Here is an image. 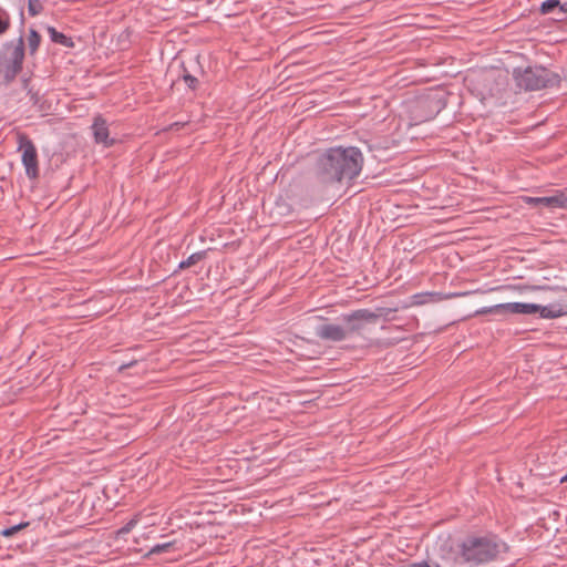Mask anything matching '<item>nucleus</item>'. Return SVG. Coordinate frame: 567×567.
<instances>
[{
  "label": "nucleus",
  "instance_id": "f257e3e1",
  "mask_svg": "<svg viewBox=\"0 0 567 567\" xmlns=\"http://www.w3.org/2000/svg\"><path fill=\"white\" fill-rule=\"evenodd\" d=\"M363 165V155L358 147H331L317 158L316 171L324 183L352 181Z\"/></svg>",
  "mask_w": 567,
  "mask_h": 567
},
{
  "label": "nucleus",
  "instance_id": "f03ea898",
  "mask_svg": "<svg viewBox=\"0 0 567 567\" xmlns=\"http://www.w3.org/2000/svg\"><path fill=\"white\" fill-rule=\"evenodd\" d=\"M486 313H495V315L539 313V317L543 319H556V318L566 316L563 310L559 299L553 303L547 305V306H540V305L528 303V302H507V303H498V305L491 306V307H484L476 311V315H486Z\"/></svg>",
  "mask_w": 567,
  "mask_h": 567
},
{
  "label": "nucleus",
  "instance_id": "7ed1b4c3",
  "mask_svg": "<svg viewBox=\"0 0 567 567\" xmlns=\"http://www.w3.org/2000/svg\"><path fill=\"white\" fill-rule=\"evenodd\" d=\"M513 79L517 87L524 91H539L558 86L560 83L558 73L542 65H532L524 69L515 68Z\"/></svg>",
  "mask_w": 567,
  "mask_h": 567
},
{
  "label": "nucleus",
  "instance_id": "20e7f679",
  "mask_svg": "<svg viewBox=\"0 0 567 567\" xmlns=\"http://www.w3.org/2000/svg\"><path fill=\"white\" fill-rule=\"evenodd\" d=\"M458 559L471 566L493 560L498 554V545L488 537H466L458 545Z\"/></svg>",
  "mask_w": 567,
  "mask_h": 567
},
{
  "label": "nucleus",
  "instance_id": "39448f33",
  "mask_svg": "<svg viewBox=\"0 0 567 567\" xmlns=\"http://www.w3.org/2000/svg\"><path fill=\"white\" fill-rule=\"evenodd\" d=\"M24 60V38L6 42L0 49V84H9L21 72Z\"/></svg>",
  "mask_w": 567,
  "mask_h": 567
},
{
  "label": "nucleus",
  "instance_id": "423d86ee",
  "mask_svg": "<svg viewBox=\"0 0 567 567\" xmlns=\"http://www.w3.org/2000/svg\"><path fill=\"white\" fill-rule=\"evenodd\" d=\"M18 151L21 152V161L29 178L39 176L38 151L31 138L24 133L17 135Z\"/></svg>",
  "mask_w": 567,
  "mask_h": 567
},
{
  "label": "nucleus",
  "instance_id": "0eeeda50",
  "mask_svg": "<svg viewBox=\"0 0 567 567\" xmlns=\"http://www.w3.org/2000/svg\"><path fill=\"white\" fill-rule=\"evenodd\" d=\"M379 318V315L374 313L369 309H359L354 310L349 315H344L342 317L343 321L347 323L344 327L346 331H348V338L354 333H359L364 329V323L375 322Z\"/></svg>",
  "mask_w": 567,
  "mask_h": 567
},
{
  "label": "nucleus",
  "instance_id": "6e6552de",
  "mask_svg": "<svg viewBox=\"0 0 567 567\" xmlns=\"http://www.w3.org/2000/svg\"><path fill=\"white\" fill-rule=\"evenodd\" d=\"M445 106L442 99L427 95L416 101L414 106L415 118L423 122L433 118Z\"/></svg>",
  "mask_w": 567,
  "mask_h": 567
},
{
  "label": "nucleus",
  "instance_id": "1a4fd4ad",
  "mask_svg": "<svg viewBox=\"0 0 567 567\" xmlns=\"http://www.w3.org/2000/svg\"><path fill=\"white\" fill-rule=\"evenodd\" d=\"M91 131L96 144L104 147H111L115 144V140L110 137L109 123L101 114L94 116Z\"/></svg>",
  "mask_w": 567,
  "mask_h": 567
},
{
  "label": "nucleus",
  "instance_id": "9d476101",
  "mask_svg": "<svg viewBox=\"0 0 567 567\" xmlns=\"http://www.w3.org/2000/svg\"><path fill=\"white\" fill-rule=\"evenodd\" d=\"M316 336L321 340L340 342L348 339V331L340 324L324 323L317 327Z\"/></svg>",
  "mask_w": 567,
  "mask_h": 567
},
{
  "label": "nucleus",
  "instance_id": "9b49d317",
  "mask_svg": "<svg viewBox=\"0 0 567 567\" xmlns=\"http://www.w3.org/2000/svg\"><path fill=\"white\" fill-rule=\"evenodd\" d=\"M525 203L530 206L542 205L548 208H567V195L564 192H557L551 196L525 197Z\"/></svg>",
  "mask_w": 567,
  "mask_h": 567
},
{
  "label": "nucleus",
  "instance_id": "f8f14e48",
  "mask_svg": "<svg viewBox=\"0 0 567 567\" xmlns=\"http://www.w3.org/2000/svg\"><path fill=\"white\" fill-rule=\"evenodd\" d=\"M47 31L49 33L50 40L54 43L61 44L65 48H73L74 42L72 38L65 35L64 33L58 31L54 27H48Z\"/></svg>",
  "mask_w": 567,
  "mask_h": 567
},
{
  "label": "nucleus",
  "instance_id": "ddd939ff",
  "mask_svg": "<svg viewBox=\"0 0 567 567\" xmlns=\"http://www.w3.org/2000/svg\"><path fill=\"white\" fill-rule=\"evenodd\" d=\"M205 257H206L205 250L194 252L187 259L179 262L178 269L189 268V267L194 266L195 264L199 262L200 260H203Z\"/></svg>",
  "mask_w": 567,
  "mask_h": 567
},
{
  "label": "nucleus",
  "instance_id": "4468645a",
  "mask_svg": "<svg viewBox=\"0 0 567 567\" xmlns=\"http://www.w3.org/2000/svg\"><path fill=\"white\" fill-rule=\"evenodd\" d=\"M41 43V35L39 32L34 29H30L29 37H28V49L31 55H33Z\"/></svg>",
  "mask_w": 567,
  "mask_h": 567
},
{
  "label": "nucleus",
  "instance_id": "2eb2a0df",
  "mask_svg": "<svg viewBox=\"0 0 567 567\" xmlns=\"http://www.w3.org/2000/svg\"><path fill=\"white\" fill-rule=\"evenodd\" d=\"M11 25L9 12L0 7V35L4 34Z\"/></svg>",
  "mask_w": 567,
  "mask_h": 567
},
{
  "label": "nucleus",
  "instance_id": "dca6fc26",
  "mask_svg": "<svg viewBox=\"0 0 567 567\" xmlns=\"http://www.w3.org/2000/svg\"><path fill=\"white\" fill-rule=\"evenodd\" d=\"M560 7V0H546L544 2H542L540 7H539V12L542 14H549L551 13L555 9H559Z\"/></svg>",
  "mask_w": 567,
  "mask_h": 567
},
{
  "label": "nucleus",
  "instance_id": "f3484780",
  "mask_svg": "<svg viewBox=\"0 0 567 567\" xmlns=\"http://www.w3.org/2000/svg\"><path fill=\"white\" fill-rule=\"evenodd\" d=\"M30 525L29 522H22V523H19L17 525H13V526H10V527H7V528H3L0 534L3 536V537H11L13 536L16 533H18L19 530L28 527Z\"/></svg>",
  "mask_w": 567,
  "mask_h": 567
},
{
  "label": "nucleus",
  "instance_id": "a211bd4d",
  "mask_svg": "<svg viewBox=\"0 0 567 567\" xmlns=\"http://www.w3.org/2000/svg\"><path fill=\"white\" fill-rule=\"evenodd\" d=\"M174 546H175V542L156 544L150 549L148 555H156V554L169 551L171 548H173Z\"/></svg>",
  "mask_w": 567,
  "mask_h": 567
},
{
  "label": "nucleus",
  "instance_id": "6ab92c4d",
  "mask_svg": "<svg viewBox=\"0 0 567 567\" xmlns=\"http://www.w3.org/2000/svg\"><path fill=\"white\" fill-rule=\"evenodd\" d=\"M43 11V4L40 0L28 1V12L31 17H35Z\"/></svg>",
  "mask_w": 567,
  "mask_h": 567
},
{
  "label": "nucleus",
  "instance_id": "aec40b11",
  "mask_svg": "<svg viewBox=\"0 0 567 567\" xmlns=\"http://www.w3.org/2000/svg\"><path fill=\"white\" fill-rule=\"evenodd\" d=\"M138 517L135 516L131 520H128L121 529L118 530L120 534H127L130 533L137 524Z\"/></svg>",
  "mask_w": 567,
  "mask_h": 567
},
{
  "label": "nucleus",
  "instance_id": "412c9836",
  "mask_svg": "<svg viewBox=\"0 0 567 567\" xmlns=\"http://www.w3.org/2000/svg\"><path fill=\"white\" fill-rule=\"evenodd\" d=\"M183 80L185 84L192 90H195L198 84V80L194 75L188 73L183 75Z\"/></svg>",
  "mask_w": 567,
  "mask_h": 567
},
{
  "label": "nucleus",
  "instance_id": "4be33fe9",
  "mask_svg": "<svg viewBox=\"0 0 567 567\" xmlns=\"http://www.w3.org/2000/svg\"><path fill=\"white\" fill-rule=\"evenodd\" d=\"M565 315H567V295L559 299Z\"/></svg>",
  "mask_w": 567,
  "mask_h": 567
},
{
  "label": "nucleus",
  "instance_id": "5701e85b",
  "mask_svg": "<svg viewBox=\"0 0 567 567\" xmlns=\"http://www.w3.org/2000/svg\"><path fill=\"white\" fill-rule=\"evenodd\" d=\"M559 12L567 13V1H565V2L560 1Z\"/></svg>",
  "mask_w": 567,
  "mask_h": 567
},
{
  "label": "nucleus",
  "instance_id": "b1692460",
  "mask_svg": "<svg viewBox=\"0 0 567 567\" xmlns=\"http://www.w3.org/2000/svg\"><path fill=\"white\" fill-rule=\"evenodd\" d=\"M555 21H557V22H565V21H567V19L561 17V18H556Z\"/></svg>",
  "mask_w": 567,
  "mask_h": 567
},
{
  "label": "nucleus",
  "instance_id": "393cba45",
  "mask_svg": "<svg viewBox=\"0 0 567 567\" xmlns=\"http://www.w3.org/2000/svg\"><path fill=\"white\" fill-rule=\"evenodd\" d=\"M560 482L564 483V482H567V474L564 475L561 478H560Z\"/></svg>",
  "mask_w": 567,
  "mask_h": 567
},
{
  "label": "nucleus",
  "instance_id": "a878e982",
  "mask_svg": "<svg viewBox=\"0 0 567 567\" xmlns=\"http://www.w3.org/2000/svg\"><path fill=\"white\" fill-rule=\"evenodd\" d=\"M131 364H123L120 367L121 370L128 368Z\"/></svg>",
  "mask_w": 567,
  "mask_h": 567
},
{
  "label": "nucleus",
  "instance_id": "bb28decb",
  "mask_svg": "<svg viewBox=\"0 0 567 567\" xmlns=\"http://www.w3.org/2000/svg\"><path fill=\"white\" fill-rule=\"evenodd\" d=\"M20 16L23 18V12L22 11L20 12ZM21 23L23 24V21Z\"/></svg>",
  "mask_w": 567,
  "mask_h": 567
}]
</instances>
